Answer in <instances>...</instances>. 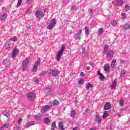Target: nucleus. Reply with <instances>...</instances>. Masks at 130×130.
I'll return each mask as SVG.
<instances>
[{"instance_id":"1","label":"nucleus","mask_w":130,"mask_h":130,"mask_svg":"<svg viewBox=\"0 0 130 130\" xmlns=\"http://www.w3.org/2000/svg\"><path fill=\"white\" fill-rule=\"evenodd\" d=\"M64 49H66V47H64V46H62L61 50L58 52V54L56 56V59L57 61H59V60H60L61 55H62V53L64 52Z\"/></svg>"},{"instance_id":"2","label":"nucleus","mask_w":130,"mask_h":130,"mask_svg":"<svg viewBox=\"0 0 130 130\" xmlns=\"http://www.w3.org/2000/svg\"><path fill=\"white\" fill-rule=\"evenodd\" d=\"M55 25H56V19L53 18L52 19L51 22L48 25L47 29L51 30V29H53L55 27Z\"/></svg>"},{"instance_id":"3","label":"nucleus","mask_w":130,"mask_h":130,"mask_svg":"<svg viewBox=\"0 0 130 130\" xmlns=\"http://www.w3.org/2000/svg\"><path fill=\"white\" fill-rule=\"evenodd\" d=\"M36 16L37 19L39 20H41V19L44 17V14H43V12L40 11H37L36 12Z\"/></svg>"},{"instance_id":"4","label":"nucleus","mask_w":130,"mask_h":130,"mask_svg":"<svg viewBox=\"0 0 130 130\" xmlns=\"http://www.w3.org/2000/svg\"><path fill=\"white\" fill-rule=\"evenodd\" d=\"M41 62V59H40V58H39L34 65V68H32V72H36V71H37V69H38V67H39V64H40Z\"/></svg>"},{"instance_id":"5","label":"nucleus","mask_w":130,"mask_h":130,"mask_svg":"<svg viewBox=\"0 0 130 130\" xmlns=\"http://www.w3.org/2000/svg\"><path fill=\"white\" fill-rule=\"evenodd\" d=\"M113 54H114V52L113 50L108 51L107 54V58L108 60H110V59H112V57H113Z\"/></svg>"},{"instance_id":"6","label":"nucleus","mask_w":130,"mask_h":130,"mask_svg":"<svg viewBox=\"0 0 130 130\" xmlns=\"http://www.w3.org/2000/svg\"><path fill=\"white\" fill-rule=\"evenodd\" d=\"M27 97L28 100H30V101H33V100H35V97H36V95L34 93L30 92L27 95Z\"/></svg>"},{"instance_id":"7","label":"nucleus","mask_w":130,"mask_h":130,"mask_svg":"<svg viewBox=\"0 0 130 130\" xmlns=\"http://www.w3.org/2000/svg\"><path fill=\"white\" fill-rule=\"evenodd\" d=\"M29 62V59L26 58V60H24L22 62V69L25 71L28 67V63Z\"/></svg>"},{"instance_id":"8","label":"nucleus","mask_w":130,"mask_h":130,"mask_svg":"<svg viewBox=\"0 0 130 130\" xmlns=\"http://www.w3.org/2000/svg\"><path fill=\"white\" fill-rule=\"evenodd\" d=\"M19 53V50L17 48H14L11 53L12 58H16V55Z\"/></svg>"},{"instance_id":"9","label":"nucleus","mask_w":130,"mask_h":130,"mask_svg":"<svg viewBox=\"0 0 130 130\" xmlns=\"http://www.w3.org/2000/svg\"><path fill=\"white\" fill-rule=\"evenodd\" d=\"M49 108H50V106L46 105L42 108L41 110V112H42V113H44V112H46V111H48V110H49Z\"/></svg>"},{"instance_id":"10","label":"nucleus","mask_w":130,"mask_h":130,"mask_svg":"<svg viewBox=\"0 0 130 130\" xmlns=\"http://www.w3.org/2000/svg\"><path fill=\"white\" fill-rule=\"evenodd\" d=\"M117 85V82L116 81V79H115L112 83L111 87V90H114L116 88V85Z\"/></svg>"},{"instance_id":"11","label":"nucleus","mask_w":130,"mask_h":130,"mask_svg":"<svg viewBox=\"0 0 130 130\" xmlns=\"http://www.w3.org/2000/svg\"><path fill=\"white\" fill-rule=\"evenodd\" d=\"M51 74L54 77H56V76H57L58 74H59V71L56 70H51Z\"/></svg>"},{"instance_id":"12","label":"nucleus","mask_w":130,"mask_h":130,"mask_svg":"<svg viewBox=\"0 0 130 130\" xmlns=\"http://www.w3.org/2000/svg\"><path fill=\"white\" fill-rule=\"evenodd\" d=\"M110 108V103H106L104 106V110H109Z\"/></svg>"},{"instance_id":"13","label":"nucleus","mask_w":130,"mask_h":130,"mask_svg":"<svg viewBox=\"0 0 130 130\" xmlns=\"http://www.w3.org/2000/svg\"><path fill=\"white\" fill-rule=\"evenodd\" d=\"M110 68V66L109 64L107 63L104 65V70L105 72H109Z\"/></svg>"},{"instance_id":"14","label":"nucleus","mask_w":130,"mask_h":130,"mask_svg":"<svg viewBox=\"0 0 130 130\" xmlns=\"http://www.w3.org/2000/svg\"><path fill=\"white\" fill-rule=\"evenodd\" d=\"M116 6H121L123 4V0H116Z\"/></svg>"},{"instance_id":"15","label":"nucleus","mask_w":130,"mask_h":130,"mask_svg":"<svg viewBox=\"0 0 130 130\" xmlns=\"http://www.w3.org/2000/svg\"><path fill=\"white\" fill-rule=\"evenodd\" d=\"M111 24L112 26H113L114 27H116L118 24V20H116L112 21H111Z\"/></svg>"},{"instance_id":"16","label":"nucleus","mask_w":130,"mask_h":130,"mask_svg":"<svg viewBox=\"0 0 130 130\" xmlns=\"http://www.w3.org/2000/svg\"><path fill=\"white\" fill-rule=\"evenodd\" d=\"M8 16L7 15V14L4 13L3 15L1 16L0 17V21H3L4 20H6Z\"/></svg>"},{"instance_id":"17","label":"nucleus","mask_w":130,"mask_h":130,"mask_svg":"<svg viewBox=\"0 0 130 130\" xmlns=\"http://www.w3.org/2000/svg\"><path fill=\"white\" fill-rule=\"evenodd\" d=\"M115 63H116V60L113 59L111 63V68L114 69L115 68Z\"/></svg>"},{"instance_id":"18","label":"nucleus","mask_w":130,"mask_h":130,"mask_svg":"<svg viewBox=\"0 0 130 130\" xmlns=\"http://www.w3.org/2000/svg\"><path fill=\"white\" fill-rule=\"evenodd\" d=\"M96 119L95 121H96L97 123H100L101 122V117L99 116V115H96Z\"/></svg>"},{"instance_id":"19","label":"nucleus","mask_w":130,"mask_h":130,"mask_svg":"<svg viewBox=\"0 0 130 130\" xmlns=\"http://www.w3.org/2000/svg\"><path fill=\"white\" fill-rule=\"evenodd\" d=\"M76 113H77V112H76V110H72L71 111V114H70L71 117H74V116H75Z\"/></svg>"},{"instance_id":"20","label":"nucleus","mask_w":130,"mask_h":130,"mask_svg":"<svg viewBox=\"0 0 130 130\" xmlns=\"http://www.w3.org/2000/svg\"><path fill=\"white\" fill-rule=\"evenodd\" d=\"M130 28V25L129 24H126L123 25V30H128Z\"/></svg>"},{"instance_id":"21","label":"nucleus","mask_w":130,"mask_h":130,"mask_svg":"<svg viewBox=\"0 0 130 130\" xmlns=\"http://www.w3.org/2000/svg\"><path fill=\"white\" fill-rule=\"evenodd\" d=\"M35 121H32L29 122L27 125H26V127H29V126H32V125H35Z\"/></svg>"},{"instance_id":"22","label":"nucleus","mask_w":130,"mask_h":130,"mask_svg":"<svg viewBox=\"0 0 130 130\" xmlns=\"http://www.w3.org/2000/svg\"><path fill=\"white\" fill-rule=\"evenodd\" d=\"M51 90V87L50 86H48L47 87L45 90H44V92L45 93H48L49 92H50V90Z\"/></svg>"},{"instance_id":"23","label":"nucleus","mask_w":130,"mask_h":130,"mask_svg":"<svg viewBox=\"0 0 130 130\" xmlns=\"http://www.w3.org/2000/svg\"><path fill=\"white\" fill-rule=\"evenodd\" d=\"M85 33L87 35H89L90 34V32H89V28H88V27L87 26H85Z\"/></svg>"},{"instance_id":"24","label":"nucleus","mask_w":130,"mask_h":130,"mask_svg":"<svg viewBox=\"0 0 130 130\" xmlns=\"http://www.w3.org/2000/svg\"><path fill=\"white\" fill-rule=\"evenodd\" d=\"M90 88H93L92 84L88 83V84L86 85V89H87V90H89V89H90Z\"/></svg>"},{"instance_id":"25","label":"nucleus","mask_w":130,"mask_h":130,"mask_svg":"<svg viewBox=\"0 0 130 130\" xmlns=\"http://www.w3.org/2000/svg\"><path fill=\"white\" fill-rule=\"evenodd\" d=\"M108 115H109V114L108 113V111H105L104 113V115L103 116V118H106V117H108Z\"/></svg>"},{"instance_id":"26","label":"nucleus","mask_w":130,"mask_h":130,"mask_svg":"<svg viewBox=\"0 0 130 130\" xmlns=\"http://www.w3.org/2000/svg\"><path fill=\"white\" fill-rule=\"evenodd\" d=\"M59 126L61 130H64V128H63V124H62V122H59Z\"/></svg>"},{"instance_id":"27","label":"nucleus","mask_w":130,"mask_h":130,"mask_svg":"<svg viewBox=\"0 0 130 130\" xmlns=\"http://www.w3.org/2000/svg\"><path fill=\"white\" fill-rule=\"evenodd\" d=\"M119 105L120 106H123V105H124V102L123 101V100L120 99L119 100Z\"/></svg>"},{"instance_id":"28","label":"nucleus","mask_w":130,"mask_h":130,"mask_svg":"<svg viewBox=\"0 0 130 130\" xmlns=\"http://www.w3.org/2000/svg\"><path fill=\"white\" fill-rule=\"evenodd\" d=\"M3 113L5 116H6V117H9V116H10V114H9V112L6 111H4Z\"/></svg>"},{"instance_id":"29","label":"nucleus","mask_w":130,"mask_h":130,"mask_svg":"<svg viewBox=\"0 0 130 130\" xmlns=\"http://www.w3.org/2000/svg\"><path fill=\"white\" fill-rule=\"evenodd\" d=\"M103 33V28L101 27L99 29V35H102Z\"/></svg>"},{"instance_id":"30","label":"nucleus","mask_w":130,"mask_h":130,"mask_svg":"<svg viewBox=\"0 0 130 130\" xmlns=\"http://www.w3.org/2000/svg\"><path fill=\"white\" fill-rule=\"evenodd\" d=\"M11 41H13V42H16L18 41V39L17 38V37L15 36L13 38L11 39Z\"/></svg>"},{"instance_id":"31","label":"nucleus","mask_w":130,"mask_h":130,"mask_svg":"<svg viewBox=\"0 0 130 130\" xmlns=\"http://www.w3.org/2000/svg\"><path fill=\"white\" fill-rule=\"evenodd\" d=\"M53 105L56 106V105H58L59 104V102H58V101L55 100L53 101Z\"/></svg>"},{"instance_id":"32","label":"nucleus","mask_w":130,"mask_h":130,"mask_svg":"<svg viewBox=\"0 0 130 130\" xmlns=\"http://www.w3.org/2000/svg\"><path fill=\"white\" fill-rule=\"evenodd\" d=\"M44 121L45 123H48L50 121L49 118L48 117L45 118L44 119Z\"/></svg>"},{"instance_id":"33","label":"nucleus","mask_w":130,"mask_h":130,"mask_svg":"<svg viewBox=\"0 0 130 130\" xmlns=\"http://www.w3.org/2000/svg\"><path fill=\"white\" fill-rule=\"evenodd\" d=\"M78 83L79 84V85L84 84V80L83 79H80L79 81H78Z\"/></svg>"},{"instance_id":"34","label":"nucleus","mask_w":130,"mask_h":130,"mask_svg":"<svg viewBox=\"0 0 130 130\" xmlns=\"http://www.w3.org/2000/svg\"><path fill=\"white\" fill-rule=\"evenodd\" d=\"M122 20H125L126 19V16H125V14L122 13Z\"/></svg>"},{"instance_id":"35","label":"nucleus","mask_w":130,"mask_h":130,"mask_svg":"<svg viewBox=\"0 0 130 130\" xmlns=\"http://www.w3.org/2000/svg\"><path fill=\"white\" fill-rule=\"evenodd\" d=\"M109 48V47L108 46V45H106L104 49V51H107V50H108Z\"/></svg>"},{"instance_id":"36","label":"nucleus","mask_w":130,"mask_h":130,"mask_svg":"<svg viewBox=\"0 0 130 130\" xmlns=\"http://www.w3.org/2000/svg\"><path fill=\"white\" fill-rule=\"evenodd\" d=\"M22 0H18L17 4V5L18 7H20V6H21V5L22 4Z\"/></svg>"},{"instance_id":"37","label":"nucleus","mask_w":130,"mask_h":130,"mask_svg":"<svg viewBox=\"0 0 130 130\" xmlns=\"http://www.w3.org/2000/svg\"><path fill=\"white\" fill-rule=\"evenodd\" d=\"M11 48V44L6 45L5 46V49H7V50H9V48Z\"/></svg>"},{"instance_id":"38","label":"nucleus","mask_w":130,"mask_h":130,"mask_svg":"<svg viewBox=\"0 0 130 130\" xmlns=\"http://www.w3.org/2000/svg\"><path fill=\"white\" fill-rule=\"evenodd\" d=\"M125 75V72L124 71H122L121 72L120 77H123Z\"/></svg>"},{"instance_id":"39","label":"nucleus","mask_w":130,"mask_h":130,"mask_svg":"<svg viewBox=\"0 0 130 130\" xmlns=\"http://www.w3.org/2000/svg\"><path fill=\"white\" fill-rule=\"evenodd\" d=\"M125 9L126 12H127V11H128L129 10V6L125 5Z\"/></svg>"},{"instance_id":"40","label":"nucleus","mask_w":130,"mask_h":130,"mask_svg":"<svg viewBox=\"0 0 130 130\" xmlns=\"http://www.w3.org/2000/svg\"><path fill=\"white\" fill-rule=\"evenodd\" d=\"M100 80H104V79H105V77L102 74H101V75H100Z\"/></svg>"},{"instance_id":"41","label":"nucleus","mask_w":130,"mask_h":130,"mask_svg":"<svg viewBox=\"0 0 130 130\" xmlns=\"http://www.w3.org/2000/svg\"><path fill=\"white\" fill-rule=\"evenodd\" d=\"M52 127L54 128H55V127H56V125L55 124V122H53L52 123Z\"/></svg>"},{"instance_id":"42","label":"nucleus","mask_w":130,"mask_h":130,"mask_svg":"<svg viewBox=\"0 0 130 130\" xmlns=\"http://www.w3.org/2000/svg\"><path fill=\"white\" fill-rule=\"evenodd\" d=\"M26 14H27L28 15H29V14H31V10L29 9H27Z\"/></svg>"},{"instance_id":"43","label":"nucleus","mask_w":130,"mask_h":130,"mask_svg":"<svg viewBox=\"0 0 130 130\" xmlns=\"http://www.w3.org/2000/svg\"><path fill=\"white\" fill-rule=\"evenodd\" d=\"M3 127H6V128H8V127H9V124L6 123L4 124Z\"/></svg>"},{"instance_id":"44","label":"nucleus","mask_w":130,"mask_h":130,"mask_svg":"<svg viewBox=\"0 0 130 130\" xmlns=\"http://www.w3.org/2000/svg\"><path fill=\"white\" fill-rule=\"evenodd\" d=\"M82 54H83V56H86V50H83V51L82 52Z\"/></svg>"},{"instance_id":"45","label":"nucleus","mask_w":130,"mask_h":130,"mask_svg":"<svg viewBox=\"0 0 130 130\" xmlns=\"http://www.w3.org/2000/svg\"><path fill=\"white\" fill-rule=\"evenodd\" d=\"M22 120H23V119L22 118H20L19 120H18V124H21V123L22 122Z\"/></svg>"},{"instance_id":"46","label":"nucleus","mask_w":130,"mask_h":130,"mask_svg":"<svg viewBox=\"0 0 130 130\" xmlns=\"http://www.w3.org/2000/svg\"><path fill=\"white\" fill-rule=\"evenodd\" d=\"M102 74H101V72H100V70H98L97 71V75H98L99 76H100L101 75H102Z\"/></svg>"},{"instance_id":"47","label":"nucleus","mask_w":130,"mask_h":130,"mask_svg":"<svg viewBox=\"0 0 130 130\" xmlns=\"http://www.w3.org/2000/svg\"><path fill=\"white\" fill-rule=\"evenodd\" d=\"M39 116L37 115H35V118H36V119H39Z\"/></svg>"},{"instance_id":"48","label":"nucleus","mask_w":130,"mask_h":130,"mask_svg":"<svg viewBox=\"0 0 130 130\" xmlns=\"http://www.w3.org/2000/svg\"><path fill=\"white\" fill-rule=\"evenodd\" d=\"M80 76H81V77H84V76H85V73H84V72H81V73H80Z\"/></svg>"},{"instance_id":"49","label":"nucleus","mask_w":130,"mask_h":130,"mask_svg":"<svg viewBox=\"0 0 130 130\" xmlns=\"http://www.w3.org/2000/svg\"><path fill=\"white\" fill-rule=\"evenodd\" d=\"M35 82V83H36V84H38V83H39L38 79H36Z\"/></svg>"},{"instance_id":"50","label":"nucleus","mask_w":130,"mask_h":130,"mask_svg":"<svg viewBox=\"0 0 130 130\" xmlns=\"http://www.w3.org/2000/svg\"><path fill=\"white\" fill-rule=\"evenodd\" d=\"M75 8H76L75 7L72 6V8H71V10L74 11L75 10Z\"/></svg>"},{"instance_id":"51","label":"nucleus","mask_w":130,"mask_h":130,"mask_svg":"<svg viewBox=\"0 0 130 130\" xmlns=\"http://www.w3.org/2000/svg\"><path fill=\"white\" fill-rule=\"evenodd\" d=\"M82 34V29H80L78 32V34Z\"/></svg>"},{"instance_id":"52","label":"nucleus","mask_w":130,"mask_h":130,"mask_svg":"<svg viewBox=\"0 0 130 130\" xmlns=\"http://www.w3.org/2000/svg\"><path fill=\"white\" fill-rule=\"evenodd\" d=\"M120 63L121 64H123V63H124V61H120Z\"/></svg>"},{"instance_id":"53","label":"nucleus","mask_w":130,"mask_h":130,"mask_svg":"<svg viewBox=\"0 0 130 130\" xmlns=\"http://www.w3.org/2000/svg\"><path fill=\"white\" fill-rule=\"evenodd\" d=\"M73 130H78V128L77 127H75L73 129Z\"/></svg>"},{"instance_id":"54","label":"nucleus","mask_w":130,"mask_h":130,"mask_svg":"<svg viewBox=\"0 0 130 130\" xmlns=\"http://www.w3.org/2000/svg\"><path fill=\"white\" fill-rule=\"evenodd\" d=\"M90 13L91 14H93V10H90Z\"/></svg>"},{"instance_id":"55","label":"nucleus","mask_w":130,"mask_h":130,"mask_svg":"<svg viewBox=\"0 0 130 130\" xmlns=\"http://www.w3.org/2000/svg\"><path fill=\"white\" fill-rule=\"evenodd\" d=\"M75 103L77 104V103H78V101L77 100L75 101Z\"/></svg>"},{"instance_id":"56","label":"nucleus","mask_w":130,"mask_h":130,"mask_svg":"<svg viewBox=\"0 0 130 130\" xmlns=\"http://www.w3.org/2000/svg\"><path fill=\"white\" fill-rule=\"evenodd\" d=\"M90 130H96V129L94 128H91Z\"/></svg>"},{"instance_id":"57","label":"nucleus","mask_w":130,"mask_h":130,"mask_svg":"<svg viewBox=\"0 0 130 130\" xmlns=\"http://www.w3.org/2000/svg\"><path fill=\"white\" fill-rule=\"evenodd\" d=\"M54 128H53L51 129V130H54Z\"/></svg>"},{"instance_id":"58","label":"nucleus","mask_w":130,"mask_h":130,"mask_svg":"<svg viewBox=\"0 0 130 130\" xmlns=\"http://www.w3.org/2000/svg\"><path fill=\"white\" fill-rule=\"evenodd\" d=\"M3 2V0H0V2L2 3Z\"/></svg>"}]
</instances>
